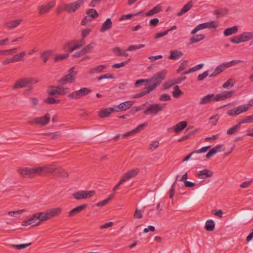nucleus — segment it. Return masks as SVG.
Returning <instances> with one entry per match:
<instances>
[{"label":"nucleus","instance_id":"47","mask_svg":"<svg viewBox=\"0 0 253 253\" xmlns=\"http://www.w3.org/2000/svg\"><path fill=\"white\" fill-rule=\"evenodd\" d=\"M106 68L105 65H99L95 68L91 69L89 72L91 74H94L95 73H100L102 72Z\"/></svg>","mask_w":253,"mask_h":253},{"label":"nucleus","instance_id":"9","mask_svg":"<svg viewBox=\"0 0 253 253\" xmlns=\"http://www.w3.org/2000/svg\"><path fill=\"white\" fill-rule=\"evenodd\" d=\"M139 172V169L138 168H135L131 169L127 171L122 175L121 178L125 182L130 179L135 177L138 175Z\"/></svg>","mask_w":253,"mask_h":253},{"label":"nucleus","instance_id":"46","mask_svg":"<svg viewBox=\"0 0 253 253\" xmlns=\"http://www.w3.org/2000/svg\"><path fill=\"white\" fill-rule=\"evenodd\" d=\"M182 93V92L179 89V87L178 85H175L173 87L172 95L174 97L178 98Z\"/></svg>","mask_w":253,"mask_h":253},{"label":"nucleus","instance_id":"38","mask_svg":"<svg viewBox=\"0 0 253 253\" xmlns=\"http://www.w3.org/2000/svg\"><path fill=\"white\" fill-rule=\"evenodd\" d=\"M26 54L25 51H22L19 54L15 55L12 57L14 62L23 61L24 60L23 57L26 55Z\"/></svg>","mask_w":253,"mask_h":253},{"label":"nucleus","instance_id":"15","mask_svg":"<svg viewBox=\"0 0 253 253\" xmlns=\"http://www.w3.org/2000/svg\"><path fill=\"white\" fill-rule=\"evenodd\" d=\"M233 92L231 91H224L214 95V101L224 100L232 96Z\"/></svg>","mask_w":253,"mask_h":253},{"label":"nucleus","instance_id":"42","mask_svg":"<svg viewBox=\"0 0 253 253\" xmlns=\"http://www.w3.org/2000/svg\"><path fill=\"white\" fill-rule=\"evenodd\" d=\"M31 245V243L22 244H10L9 246L17 250H21L26 248Z\"/></svg>","mask_w":253,"mask_h":253},{"label":"nucleus","instance_id":"2","mask_svg":"<svg viewBox=\"0 0 253 253\" xmlns=\"http://www.w3.org/2000/svg\"><path fill=\"white\" fill-rule=\"evenodd\" d=\"M94 190H80L73 194V198L77 200H81L92 197L95 194Z\"/></svg>","mask_w":253,"mask_h":253},{"label":"nucleus","instance_id":"11","mask_svg":"<svg viewBox=\"0 0 253 253\" xmlns=\"http://www.w3.org/2000/svg\"><path fill=\"white\" fill-rule=\"evenodd\" d=\"M43 174L52 173L56 171L58 169V166L55 163H52L49 165H45L41 166Z\"/></svg>","mask_w":253,"mask_h":253},{"label":"nucleus","instance_id":"35","mask_svg":"<svg viewBox=\"0 0 253 253\" xmlns=\"http://www.w3.org/2000/svg\"><path fill=\"white\" fill-rule=\"evenodd\" d=\"M161 6L160 5H157L153 9L147 12L146 14V15L147 16L153 15L155 14L160 12L161 11Z\"/></svg>","mask_w":253,"mask_h":253},{"label":"nucleus","instance_id":"6","mask_svg":"<svg viewBox=\"0 0 253 253\" xmlns=\"http://www.w3.org/2000/svg\"><path fill=\"white\" fill-rule=\"evenodd\" d=\"M166 104H154L150 105L144 111L146 115L156 114L162 111L165 107Z\"/></svg>","mask_w":253,"mask_h":253},{"label":"nucleus","instance_id":"63","mask_svg":"<svg viewBox=\"0 0 253 253\" xmlns=\"http://www.w3.org/2000/svg\"><path fill=\"white\" fill-rule=\"evenodd\" d=\"M219 120V117L218 115L213 116L210 118V124L214 126L216 124Z\"/></svg>","mask_w":253,"mask_h":253},{"label":"nucleus","instance_id":"54","mask_svg":"<svg viewBox=\"0 0 253 253\" xmlns=\"http://www.w3.org/2000/svg\"><path fill=\"white\" fill-rule=\"evenodd\" d=\"M179 82H172L170 81H169L166 83H165L163 85V89H166L169 87H170L171 86H172L175 84H178Z\"/></svg>","mask_w":253,"mask_h":253},{"label":"nucleus","instance_id":"41","mask_svg":"<svg viewBox=\"0 0 253 253\" xmlns=\"http://www.w3.org/2000/svg\"><path fill=\"white\" fill-rule=\"evenodd\" d=\"M253 122V116L252 115L245 117L243 119L239 121V124L241 125L242 124H248Z\"/></svg>","mask_w":253,"mask_h":253},{"label":"nucleus","instance_id":"52","mask_svg":"<svg viewBox=\"0 0 253 253\" xmlns=\"http://www.w3.org/2000/svg\"><path fill=\"white\" fill-rule=\"evenodd\" d=\"M93 48V43H91L89 44L86 45L82 50L84 55L86 53H89Z\"/></svg>","mask_w":253,"mask_h":253},{"label":"nucleus","instance_id":"57","mask_svg":"<svg viewBox=\"0 0 253 253\" xmlns=\"http://www.w3.org/2000/svg\"><path fill=\"white\" fill-rule=\"evenodd\" d=\"M69 54H63L59 55H57L54 58L55 62H58L60 60H64L67 58L69 57Z\"/></svg>","mask_w":253,"mask_h":253},{"label":"nucleus","instance_id":"33","mask_svg":"<svg viewBox=\"0 0 253 253\" xmlns=\"http://www.w3.org/2000/svg\"><path fill=\"white\" fill-rule=\"evenodd\" d=\"M113 51L117 56H124L127 57L128 56V54L126 51L123 50L120 47H115L113 48Z\"/></svg>","mask_w":253,"mask_h":253},{"label":"nucleus","instance_id":"8","mask_svg":"<svg viewBox=\"0 0 253 253\" xmlns=\"http://www.w3.org/2000/svg\"><path fill=\"white\" fill-rule=\"evenodd\" d=\"M48 220L53 219L58 217L62 211V209L60 207H55L48 209L45 210Z\"/></svg>","mask_w":253,"mask_h":253},{"label":"nucleus","instance_id":"31","mask_svg":"<svg viewBox=\"0 0 253 253\" xmlns=\"http://www.w3.org/2000/svg\"><path fill=\"white\" fill-rule=\"evenodd\" d=\"M238 31V27L236 26L229 28L225 30L224 34L226 36H230L232 34H235Z\"/></svg>","mask_w":253,"mask_h":253},{"label":"nucleus","instance_id":"25","mask_svg":"<svg viewBox=\"0 0 253 253\" xmlns=\"http://www.w3.org/2000/svg\"><path fill=\"white\" fill-rule=\"evenodd\" d=\"M26 211L27 210L25 209L19 210L17 211H8L7 214L9 216L11 217H14L16 218H18L21 216L22 213L23 212Z\"/></svg>","mask_w":253,"mask_h":253},{"label":"nucleus","instance_id":"49","mask_svg":"<svg viewBox=\"0 0 253 253\" xmlns=\"http://www.w3.org/2000/svg\"><path fill=\"white\" fill-rule=\"evenodd\" d=\"M159 146V142L158 141H153L150 143L148 149L151 151H153L158 148Z\"/></svg>","mask_w":253,"mask_h":253},{"label":"nucleus","instance_id":"53","mask_svg":"<svg viewBox=\"0 0 253 253\" xmlns=\"http://www.w3.org/2000/svg\"><path fill=\"white\" fill-rule=\"evenodd\" d=\"M133 216L136 219H141L143 217L142 211L141 209H136L134 211Z\"/></svg>","mask_w":253,"mask_h":253},{"label":"nucleus","instance_id":"22","mask_svg":"<svg viewBox=\"0 0 253 253\" xmlns=\"http://www.w3.org/2000/svg\"><path fill=\"white\" fill-rule=\"evenodd\" d=\"M114 111L118 112V110H116L115 108H107L101 110L98 113V115L100 118H105Z\"/></svg>","mask_w":253,"mask_h":253},{"label":"nucleus","instance_id":"16","mask_svg":"<svg viewBox=\"0 0 253 253\" xmlns=\"http://www.w3.org/2000/svg\"><path fill=\"white\" fill-rule=\"evenodd\" d=\"M225 150V148L222 144H219L213 148H212L211 149L209 152L206 155V158L207 159H209L211 158V156H213L214 154H215L216 153L219 152L223 151Z\"/></svg>","mask_w":253,"mask_h":253},{"label":"nucleus","instance_id":"43","mask_svg":"<svg viewBox=\"0 0 253 253\" xmlns=\"http://www.w3.org/2000/svg\"><path fill=\"white\" fill-rule=\"evenodd\" d=\"M207 28L206 23H203L197 26L192 31L191 34H195L198 31Z\"/></svg>","mask_w":253,"mask_h":253},{"label":"nucleus","instance_id":"55","mask_svg":"<svg viewBox=\"0 0 253 253\" xmlns=\"http://www.w3.org/2000/svg\"><path fill=\"white\" fill-rule=\"evenodd\" d=\"M234 80H228L223 84L222 86L224 88H230L234 85Z\"/></svg>","mask_w":253,"mask_h":253},{"label":"nucleus","instance_id":"37","mask_svg":"<svg viewBox=\"0 0 253 253\" xmlns=\"http://www.w3.org/2000/svg\"><path fill=\"white\" fill-rule=\"evenodd\" d=\"M215 226L214 222L212 220H208L207 221L205 225V229L209 231L213 230Z\"/></svg>","mask_w":253,"mask_h":253},{"label":"nucleus","instance_id":"30","mask_svg":"<svg viewBox=\"0 0 253 253\" xmlns=\"http://www.w3.org/2000/svg\"><path fill=\"white\" fill-rule=\"evenodd\" d=\"M167 71L164 70L154 75L151 79H164L166 78Z\"/></svg>","mask_w":253,"mask_h":253},{"label":"nucleus","instance_id":"24","mask_svg":"<svg viewBox=\"0 0 253 253\" xmlns=\"http://www.w3.org/2000/svg\"><path fill=\"white\" fill-rule=\"evenodd\" d=\"M112 26V22L110 18H107L106 20L102 24L100 29L101 32L103 33L109 30Z\"/></svg>","mask_w":253,"mask_h":253},{"label":"nucleus","instance_id":"26","mask_svg":"<svg viewBox=\"0 0 253 253\" xmlns=\"http://www.w3.org/2000/svg\"><path fill=\"white\" fill-rule=\"evenodd\" d=\"M193 2L192 0L189 1L187 3H186L181 9L180 11L177 13V16H179L182 15L183 14L188 11L192 7Z\"/></svg>","mask_w":253,"mask_h":253},{"label":"nucleus","instance_id":"23","mask_svg":"<svg viewBox=\"0 0 253 253\" xmlns=\"http://www.w3.org/2000/svg\"><path fill=\"white\" fill-rule=\"evenodd\" d=\"M75 43V41H71L66 43L64 47V50L67 52H72L74 50L79 48L78 45H73Z\"/></svg>","mask_w":253,"mask_h":253},{"label":"nucleus","instance_id":"61","mask_svg":"<svg viewBox=\"0 0 253 253\" xmlns=\"http://www.w3.org/2000/svg\"><path fill=\"white\" fill-rule=\"evenodd\" d=\"M159 100L161 101H167L171 100V97L168 94H162L160 95Z\"/></svg>","mask_w":253,"mask_h":253},{"label":"nucleus","instance_id":"20","mask_svg":"<svg viewBox=\"0 0 253 253\" xmlns=\"http://www.w3.org/2000/svg\"><path fill=\"white\" fill-rule=\"evenodd\" d=\"M133 103L134 101H126L115 106V109L116 110H118V111L120 110H126L130 108Z\"/></svg>","mask_w":253,"mask_h":253},{"label":"nucleus","instance_id":"10","mask_svg":"<svg viewBox=\"0 0 253 253\" xmlns=\"http://www.w3.org/2000/svg\"><path fill=\"white\" fill-rule=\"evenodd\" d=\"M187 126V122L186 121H181L168 128V130L169 132H174L175 133H178L185 129Z\"/></svg>","mask_w":253,"mask_h":253},{"label":"nucleus","instance_id":"29","mask_svg":"<svg viewBox=\"0 0 253 253\" xmlns=\"http://www.w3.org/2000/svg\"><path fill=\"white\" fill-rule=\"evenodd\" d=\"M205 37V35L203 34L197 35L196 36L192 37L189 40V43L192 44L195 42H200L203 40Z\"/></svg>","mask_w":253,"mask_h":253},{"label":"nucleus","instance_id":"13","mask_svg":"<svg viewBox=\"0 0 253 253\" xmlns=\"http://www.w3.org/2000/svg\"><path fill=\"white\" fill-rule=\"evenodd\" d=\"M31 170V168L28 167H20L16 170L18 174L23 178H32Z\"/></svg>","mask_w":253,"mask_h":253},{"label":"nucleus","instance_id":"64","mask_svg":"<svg viewBox=\"0 0 253 253\" xmlns=\"http://www.w3.org/2000/svg\"><path fill=\"white\" fill-rule=\"evenodd\" d=\"M91 29L89 28H86L82 30V39H84V38L88 36L89 33L91 32Z\"/></svg>","mask_w":253,"mask_h":253},{"label":"nucleus","instance_id":"3","mask_svg":"<svg viewBox=\"0 0 253 253\" xmlns=\"http://www.w3.org/2000/svg\"><path fill=\"white\" fill-rule=\"evenodd\" d=\"M50 120V115L49 113L45 114L43 116L36 117L28 122L30 124L45 126L47 125Z\"/></svg>","mask_w":253,"mask_h":253},{"label":"nucleus","instance_id":"34","mask_svg":"<svg viewBox=\"0 0 253 253\" xmlns=\"http://www.w3.org/2000/svg\"><path fill=\"white\" fill-rule=\"evenodd\" d=\"M183 55V53L180 51L177 50H172L170 51V55L169 56V59H171L173 60H175L178 59L179 57Z\"/></svg>","mask_w":253,"mask_h":253},{"label":"nucleus","instance_id":"4","mask_svg":"<svg viewBox=\"0 0 253 253\" xmlns=\"http://www.w3.org/2000/svg\"><path fill=\"white\" fill-rule=\"evenodd\" d=\"M84 3V0H77L73 2L65 4L64 10L69 13H73L83 5Z\"/></svg>","mask_w":253,"mask_h":253},{"label":"nucleus","instance_id":"27","mask_svg":"<svg viewBox=\"0 0 253 253\" xmlns=\"http://www.w3.org/2000/svg\"><path fill=\"white\" fill-rule=\"evenodd\" d=\"M32 178H34L37 175H42L43 174L42 172V169L41 166L40 167H36L34 168H31Z\"/></svg>","mask_w":253,"mask_h":253},{"label":"nucleus","instance_id":"51","mask_svg":"<svg viewBox=\"0 0 253 253\" xmlns=\"http://www.w3.org/2000/svg\"><path fill=\"white\" fill-rule=\"evenodd\" d=\"M203 66V64H200L197 65L195 66V67L189 69L188 70L184 72L183 73H182L181 74H186L191 73L192 72L197 71V70L201 69V68H202Z\"/></svg>","mask_w":253,"mask_h":253},{"label":"nucleus","instance_id":"28","mask_svg":"<svg viewBox=\"0 0 253 253\" xmlns=\"http://www.w3.org/2000/svg\"><path fill=\"white\" fill-rule=\"evenodd\" d=\"M52 54L51 50H46L41 54V57L43 60V63H46L48 58Z\"/></svg>","mask_w":253,"mask_h":253},{"label":"nucleus","instance_id":"50","mask_svg":"<svg viewBox=\"0 0 253 253\" xmlns=\"http://www.w3.org/2000/svg\"><path fill=\"white\" fill-rule=\"evenodd\" d=\"M91 21L92 19L86 15V16H85L83 19L81 24L83 26H87L91 23Z\"/></svg>","mask_w":253,"mask_h":253},{"label":"nucleus","instance_id":"45","mask_svg":"<svg viewBox=\"0 0 253 253\" xmlns=\"http://www.w3.org/2000/svg\"><path fill=\"white\" fill-rule=\"evenodd\" d=\"M44 102L49 104H58L60 102L59 99H56L53 97H48L45 98L44 100Z\"/></svg>","mask_w":253,"mask_h":253},{"label":"nucleus","instance_id":"18","mask_svg":"<svg viewBox=\"0 0 253 253\" xmlns=\"http://www.w3.org/2000/svg\"><path fill=\"white\" fill-rule=\"evenodd\" d=\"M213 175V172L209 169L200 170L197 173V177L200 179H206Z\"/></svg>","mask_w":253,"mask_h":253},{"label":"nucleus","instance_id":"62","mask_svg":"<svg viewBox=\"0 0 253 253\" xmlns=\"http://www.w3.org/2000/svg\"><path fill=\"white\" fill-rule=\"evenodd\" d=\"M39 213L42 222L48 220L45 210L42 211H40Z\"/></svg>","mask_w":253,"mask_h":253},{"label":"nucleus","instance_id":"1","mask_svg":"<svg viewBox=\"0 0 253 253\" xmlns=\"http://www.w3.org/2000/svg\"><path fill=\"white\" fill-rule=\"evenodd\" d=\"M68 80H64L61 86H50L48 87L47 92L50 95H64L68 92L69 88L64 86Z\"/></svg>","mask_w":253,"mask_h":253},{"label":"nucleus","instance_id":"39","mask_svg":"<svg viewBox=\"0 0 253 253\" xmlns=\"http://www.w3.org/2000/svg\"><path fill=\"white\" fill-rule=\"evenodd\" d=\"M250 106V105H241L236 107L235 109L238 115H239L242 113L247 111L249 109Z\"/></svg>","mask_w":253,"mask_h":253},{"label":"nucleus","instance_id":"17","mask_svg":"<svg viewBox=\"0 0 253 253\" xmlns=\"http://www.w3.org/2000/svg\"><path fill=\"white\" fill-rule=\"evenodd\" d=\"M23 20L22 19H18L7 22L4 24V27L7 30L13 29L19 26Z\"/></svg>","mask_w":253,"mask_h":253},{"label":"nucleus","instance_id":"48","mask_svg":"<svg viewBox=\"0 0 253 253\" xmlns=\"http://www.w3.org/2000/svg\"><path fill=\"white\" fill-rule=\"evenodd\" d=\"M147 123H144L142 124L138 125L136 127L133 129L134 133H138L143 130L146 127L148 126Z\"/></svg>","mask_w":253,"mask_h":253},{"label":"nucleus","instance_id":"56","mask_svg":"<svg viewBox=\"0 0 253 253\" xmlns=\"http://www.w3.org/2000/svg\"><path fill=\"white\" fill-rule=\"evenodd\" d=\"M188 66V62L186 60H185L182 62L181 64L180 67L177 69V72L178 73H180L181 72L184 71Z\"/></svg>","mask_w":253,"mask_h":253},{"label":"nucleus","instance_id":"19","mask_svg":"<svg viewBox=\"0 0 253 253\" xmlns=\"http://www.w3.org/2000/svg\"><path fill=\"white\" fill-rule=\"evenodd\" d=\"M87 207V205L86 204H84L79 206H78L72 210L68 212V216L69 217H73L76 215L81 212L82 211L86 209Z\"/></svg>","mask_w":253,"mask_h":253},{"label":"nucleus","instance_id":"60","mask_svg":"<svg viewBox=\"0 0 253 253\" xmlns=\"http://www.w3.org/2000/svg\"><path fill=\"white\" fill-rule=\"evenodd\" d=\"M160 84V82H158L146 88V92L149 93L150 91L153 90L158 85Z\"/></svg>","mask_w":253,"mask_h":253},{"label":"nucleus","instance_id":"5","mask_svg":"<svg viewBox=\"0 0 253 253\" xmlns=\"http://www.w3.org/2000/svg\"><path fill=\"white\" fill-rule=\"evenodd\" d=\"M238 61L232 60L229 62L222 63L218 66L215 70L209 75V77L212 78L215 77L217 75L220 74L226 68L231 67L233 64H236Z\"/></svg>","mask_w":253,"mask_h":253},{"label":"nucleus","instance_id":"21","mask_svg":"<svg viewBox=\"0 0 253 253\" xmlns=\"http://www.w3.org/2000/svg\"><path fill=\"white\" fill-rule=\"evenodd\" d=\"M212 101H214V94H209L201 98L199 104L201 105L207 104Z\"/></svg>","mask_w":253,"mask_h":253},{"label":"nucleus","instance_id":"40","mask_svg":"<svg viewBox=\"0 0 253 253\" xmlns=\"http://www.w3.org/2000/svg\"><path fill=\"white\" fill-rule=\"evenodd\" d=\"M240 126H241V125L239 124V123H238V124L234 126L231 128H229L227 131V134L228 135H232V134H235V133H236L237 132L238 129L240 128Z\"/></svg>","mask_w":253,"mask_h":253},{"label":"nucleus","instance_id":"7","mask_svg":"<svg viewBox=\"0 0 253 253\" xmlns=\"http://www.w3.org/2000/svg\"><path fill=\"white\" fill-rule=\"evenodd\" d=\"M91 91V90L88 88H82L79 90L74 91L70 93L69 95V97L72 99H78L88 94Z\"/></svg>","mask_w":253,"mask_h":253},{"label":"nucleus","instance_id":"59","mask_svg":"<svg viewBox=\"0 0 253 253\" xmlns=\"http://www.w3.org/2000/svg\"><path fill=\"white\" fill-rule=\"evenodd\" d=\"M56 171L57 173H60L61 176L63 177H66L68 176V173L66 170L62 169V168L60 167H58V169L56 170Z\"/></svg>","mask_w":253,"mask_h":253},{"label":"nucleus","instance_id":"12","mask_svg":"<svg viewBox=\"0 0 253 253\" xmlns=\"http://www.w3.org/2000/svg\"><path fill=\"white\" fill-rule=\"evenodd\" d=\"M33 80H17L14 84V89L21 88L24 87L30 86L33 84L37 83V81L32 82Z\"/></svg>","mask_w":253,"mask_h":253},{"label":"nucleus","instance_id":"32","mask_svg":"<svg viewBox=\"0 0 253 253\" xmlns=\"http://www.w3.org/2000/svg\"><path fill=\"white\" fill-rule=\"evenodd\" d=\"M86 14L92 19H96L98 17V13L94 9H89L86 11Z\"/></svg>","mask_w":253,"mask_h":253},{"label":"nucleus","instance_id":"14","mask_svg":"<svg viewBox=\"0 0 253 253\" xmlns=\"http://www.w3.org/2000/svg\"><path fill=\"white\" fill-rule=\"evenodd\" d=\"M55 5V2L54 1H51L45 5H42L39 7V14L42 15L45 14L50 10V9L54 7Z\"/></svg>","mask_w":253,"mask_h":253},{"label":"nucleus","instance_id":"36","mask_svg":"<svg viewBox=\"0 0 253 253\" xmlns=\"http://www.w3.org/2000/svg\"><path fill=\"white\" fill-rule=\"evenodd\" d=\"M74 67L69 70V73L66 75L63 79H74L76 78L77 72L74 71Z\"/></svg>","mask_w":253,"mask_h":253},{"label":"nucleus","instance_id":"44","mask_svg":"<svg viewBox=\"0 0 253 253\" xmlns=\"http://www.w3.org/2000/svg\"><path fill=\"white\" fill-rule=\"evenodd\" d=\"M242 36V39L243 42H246L252 39L253 38V32H245L243 34L241 35Z\"/></svg>","mask_w":253,"mask_h":253},{"label":"nucleus","instance_id":"58","mask_svg":"<svg viewBox=\"0 0 253 253\" xmlns=\"http://www.w3.org/2000/svg\"><path fill=\"white\" fill-rule=\"evenodd\" d=\"M230 41L233 43H238L243 42L242 36L241 35L237 36L231 39Z\"/></svg>","mask_w":253,"mask_h":253}]
</instances>
